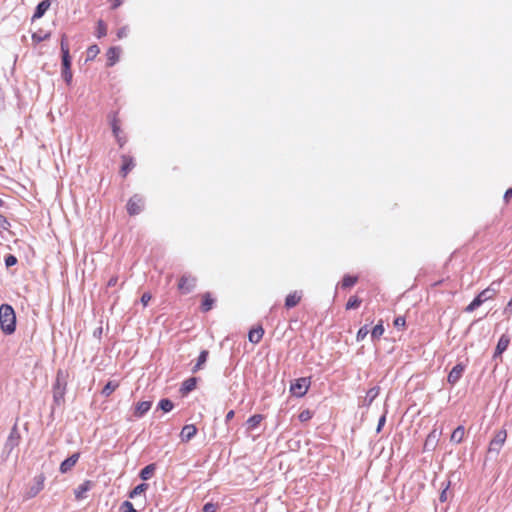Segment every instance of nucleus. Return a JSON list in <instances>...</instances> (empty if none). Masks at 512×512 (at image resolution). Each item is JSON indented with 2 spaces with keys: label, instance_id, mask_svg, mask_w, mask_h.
<instances>
[{
  "label": "nucleus",
  "instance_id": "45",
  "mask_svg": "<svg viewBox=\"0 0 512 512\" xmlns=\"http://www.w3.org/2000/svg\"><path fill=\"white\" fill-rule=\"evenodd\" d=\"M132 166H133L132 161L131 160L128 161L125 159L123 166H122V171L126 174L131 169Z\"/></svg>",
  "mask_w": 512,
  "mask_h": 512
},
{
  "label": "nucleus",
  "instance_id": "14",
  "mask_svg": "<svg viewBox=\"0 0 512 512\" xmlns=\"http://www.w3.org/2000/svg\"><path fill=\"white\" fill-rule=\"evenodd\" d=\"M121 55V49L119 47H111L108 49L106 56H107V65L113 66L115 65L118 60L120 59Z\"/></svg>",
  "mask_w": 512,
  "mask_h": 512
},
{
  "label": "nucleus",
  "instance_id": "44",
  "mask_svg": "<svg viewBox=\"0 0 512 512\" xmlns=\"http://www.w3.org/2000/svg\"><path fill=\"white\" fill-rule=\"evenodd\" d=\"M16 263H17V258L13 255H8L5 258L6 267H12V266L16 265Z\"/></svg>",
  "mask_w": 512,
  "mask_h": 512
},
{
  "label": "nucleus",
  "instance_id": "28",
  "mask_svg": "<svg viewBox=\"0 0 512 512\" xmlns=\"http://www.w3.org/2000/svg\"><path fill=\"white\" fill-rule=\"evenodd\" d=\"M118 387V383L116 382H108L102 390V394L105 396H109L111 393L115 391Z\"/></svg>",
  "mask_w": 512,
  "mask_h": 512
},
{
  "label": "nucleus",
  "instance_id": "26",
  "mask_svg": "<svg viewBox=\"0 0 512 512\" xmlns=\"http://www.w3.org/2000/svg\"><path fill=\"white\" fill-rule=\"evenodd\" d=\"M384 333V327L383 325L377 324L371 331V338L373 340L379 339Z\"/></svg>",
  "mask_w": 512,
  "mask_h": 512
},
{
  "label": "nucleus",
  "instance_id": "33",
  "mask_svg": "<svg viewBox=\"0 0 512 512\" xmlns=\"http://www.w3.org/2000/svg\"><path fill=\"white\" fill-rule=\"evenodd\" d=\"M212 306H213V299L208 294L204 295L202 309L204 311H208L212 308Z\"/></svg>",
  "mask_w": 512,
  "mask_h": 512
},
{
  "label": "nucleus",
  "instance_id": "56",
  "mask_svg": "<svg viewBox=\"0 0 512 512\" xmlns=\"http://www.w3.org/2000/svg\"><path fill=\"white\" fill-rule=\"evenodd\" d=\"M509 310L512 311V298L510 299V301L508 302L507 304V307L505 309V312H508Z\"/></svg>",
  "mask_w": 512,
  "mask_h": 512
},
{
  "label": "nucleus",
  "instance_id": "49",
  "mask_svg": "<svg viewBox=\"0 0 512 512\" xmlns=\"http://www.w3.org/2000/svg\"><path fill=\"white\" fill-rule=\"evenodd\" d=\"M151 300V295L149 293H144L141 297V302L144 306H146Z\"/></svg>",
  "mask_w": 512,
  "mask_h": 512
},
{
  "label": "nucleus",
  "instance_id": "30",
  "mask_svg": "<svg viewBox=\"0 0 512 512\" xmlns=\"http://www.w3.org/2000/svg\"><path fill=\"white\" fill-rule=\"evenodd\" d=\"M100 52L97 45H92L87 49V60H93Z\"/></svg>",
  "mask_w": 512,
  "mask_h": 512
},
{
  "label": "nucleus",
  "instance_id": "41",
  "mask_svg": "<svg viewBox=\"0 0 512 512\" xmlns=\"http://www.w3.org/2000/svg\"><path fill=\"white\" fill-rule=\"evenodd\" d=\"M106 33H107L106 25L102 21H99L98 25H97V37L101 38V37L105 36Z\"/></svg>",
  "mask_w": 512,
  "mask_h": 512
},
{
  "label": "nucleus",
  "instance_id": "19",
  "mask_svg": "<svg viewBox=\"0 0 512 512\" xmlns=\"http://www.w3.org/2000/svg\"><path fill=\"white\" fill-rule=\"evenodd\" d=\"M263 329L261 327L253 328L248 334L249 341L252 343H258L263 337Z\"/></svg>",
  "mask_w": 512,
  "mask_h": 512
},
{
  "label": "nucleus",
  "instance_id": "13",
  "mask_svg": "<svg viewBox=\"0 0 512 512\" xmlns=\"http://www.w3.org/2000/svg\"><path fill=\"white\" fill-rule=\"evenodd\" d=\"M78 459H79L78 453H75V454L71 455L70 457H68L67 459H65L60 465L61 473L69 472L76 465Z\"/></svg>",
  "mask_w": 512,
  "mask_h": 512
},
{
  "label": "nucleus",
  "instance_id": "11",
  "mask_svg": "<svg viewBox=\"0 0 512 512\" xmlns=\"http://www.w3.org/2000/svg\"><path fill=\"white\" fill-rule=\"evenodd\" d=\"M151 406V401H140L136 403L134 407V416L137 418H141L150 410Z\"/></svg>",
  "mask_w": 512,
  "mask_h": 512
},
{
  "label": "nucleus",
  "instance_id": "15",
  "mask_svg": "<svg viewBox=\"0 0 512 512\" xmlns=\"http://www.w3.org/2000/svg\"><path fill=\"white\" fill-rule=\"evenodd\" d=\"M510 338L507 335H502L497 343L495 350V357L501 355L509 346Z\"/></svg>",
  "mask_w": 512,
  "mask_h": 512
},
{
  "label": "nucleus",
  "instance_id": "4",
  "mask_svg": "<svg viewBox=\"0 0 512 512\" xmlns=\"http://www.w3.org/2000/svg\"><path fill=\"white\" fill-rule=\"evenodd\" d=\"M507 438V433L505 430L498 431L494 438L491 440L489 445V452H495L498 454L504 445Z\"/></svg>",
  "mask_w": 512,
  "mask_h": 512
},
{
  "label": "nucleus",
  "instance_id": "29",
  "mask_svg": "<svg viewBox=\"0 0 512 512\" xmlns=\"http://www.w3.org/2000/svg\"><path fill=\"white\" fill-rule=\"evenodd\" d=\"M174 405L169 399H162L159 402V408L164 412H170L173 409Z\"/></svg>",
  "mask_w": 512,
  "mask_h": 512
},
{
  "label": "nucleus",
  "instance_id": "52",
  "mask_svg": "<svg viewBox=\"0 0 512 512\" xmlns=\"http://www.w3.org/2000/svg\"><path fill=\"white\" fill-rule=\"evenodd\" d=\"M510 198H512V188L508 189L506 192H505V195H504V199L506 201H508Z\"/></svg>",
  "mask_w": 512,
  "mask_h": 512
},
{
  "label": "nucleus",
  "instance_id": "16",
  "mask_svg": "<svg viewBox=\"0 0 512 512\" xmlns=\"http://www.w3.org/2000/svg\"><path fill=\"white\" fill-rule=\"evenodd\" d=\"M90 488H91L90 481H85L81 485H79L74 491L76 499L81 500V499L85 498V494L90 490Z\"/></svg>",
  "mask_w": 512,
  "mask_h": 512
},
{
  "label": "nucleus",
  "instance_id": "35",
  "mask_svg": "<svg viewBox=\"0 0 512 512\" xmlns=\"http://www.w3.org/2000/svg\"><path fill=\"white\" fill-rule=\"evenodd\" d=\"M61 52H62V57H70L69 46H68L65 36H63L61 39Z\"/></svg>",
  "mask_w": 512,
  "mask_h": 512
},
{
  "label": "nucleus",
  "instance_id": "43",
  "mask_svg": "<svg viewBox=\"0 0 512 512\" xmlns=\"http://www.w3.org/2000/svg\"><path fill=\"white\" fill-rule=\"evenodd\" d=\"M121 511L122 512H136L135 508L133 507L132 503L129 501H125L121 505Z\"/></svg>",
  "mask_w": 512,
  "mask_h": 512
},
{
  "label": "nucleus",
  "instance_id": "5",
  "mask_svg": "<svg viewBox=\"0 0 512 512\" xmlns=\"http://www.w3.org/2000/svg\"><path fill=\"white\" fill-rule=\"evenodd\" d=\"M143 206V199L139 195H134L127 203V212L132 216L137 215L142 211Z\"/></svg>",
  "mask_w": 512,
  "mask_h": 512
},
{
  "label": "nucleus",
  "instance_id": "38",
  "mask_svg": "<svg viewBox=\"0 0 512 512\" xmlns=\"http://www.w3.org/2000/svg\"><path fill=\"white\" fill-rule=\"evenodd\" d=\"M494 296V291L490 290V289H485L483 290L479 295L478 297L483 301V303L485 301H487L488 299H491L492 297Z\"/></svg>",
  "mask_w": 512,
  "mask_h": 512
},
{
  "label": "nucleus",
  "instance_id": "31",
  "mask_svg": "<svg viewBox=\"0 0 512 512\" xmlns=\"http://www.w3.org/2000/svg\"><path fill=\"white\" fill-rule=\"evenodd\" d=\"M357 282V277L347 275L342 280V287L349 288Z\"/></svg>",
  "mask_w": 512,
  "mask_h": 512
},
{
  "label": "nucleus",
  "instance_id": "40",
  "mask_svg": "<svg viewBox=\"0 0 512 512\" xmlns=\"http://www.w3.org/2000/svg\"><path fill=\"white\" fill-rule=\"evenodd\" d=\"M360 302H361V301H360V299H358L357 297H351V298L348 300L347 304H346V308H347V309H354V308H357V307H359Z\"/></svg>",
  "mask_w": 512,
  "mask_h": 512
},
{
  "label": "nucleus",
  "instance_id": "2",
  "mask_svg": "<svg viewBox=\"0 0 512 512\" xmlns=\"http://www.w3.org/2000/svg\"><path fill=\"white\" fill-rule=\"evenodd\" d=\"M310 387V379L303 377L297 379L290 386V392L296 397H303Z\"/></svg>",
  "mask_w": 512,
  "mask_h": 512
},
{
  "label": "nucleus",
  "instance_id": "17",
  "mask_svg": "<svg viewBox=\"0 0 512 512\" xmlns=\"http://www.w3.org/2000/svg\"><path fill=\"white\" fill-rule=\"evenodd\" d=\"M49 7H50L49 0H44V1L40 2L38 4V6L36 7V10H35V13H34L32 19L34 20V19L41 18L46 13V11L49 9Z\"/></svg>",
  "mask_w": 512,
  "mask_h": 512
},
{
  "label": "nucleus",
  "instance_id": "34",
  "mask_svg": "<svg viewBox=\"0 0 512 512\" xmlns=\"http://www.w3.org/2000/svg\"><path fill=\"white\" fill-rule=\"evenodd\" d=\"M313 417V412L309 409H305L300 412L298 418L301 422H307Z\"/></svg>",
  "mask_w": 512,
  "mask_h": 512
},
{
  "label": "nucleus",
  "instance_id": "7",
  "mask_svg": "<svg viewBox=\"0 0 512 512\" xmlns=\"http://www.w3.org/2000/svg\"><path fill=\"white\" fill-rule=\"evenodd\" d=\"M195 284H196L195 278L184 275L180 278L178 288L182 293L187 294L194 289Z\"/></svg>",
  "mask_w": 512,
  "mask_h": 512
},
{
  "label": "nucleus",
  "instance_id": "23",
  "mask_svg": "<svg viewBox=\"0 0 512 512\" xmlns=\"http://www.w3.org/2000/svg\"><path fill=\"white\" fill-rule=\"evenodd\" d=\"M464 435H465V429H464V427L459 426V427H457V428L453 431V433H452V435H451V441H452V442H455V443H460V442L463 440Z\"/></svg>",
  "mask_w": 512,
  "mask_h": 512
},
{
  "label": "nucleus",
  "instance_id": "6",
  "mask_svg": "<svg viewBox=\"0 0 512 512\" xmlns=\"http://www.w3.org/2000/svg\"><path fill=\"white\" fill-rule=\"evenodd\" d=\"M110 125L112 128V132L117 140V142L122 146L125 143V139L121 136V128L120 122L115 114L109 116Z\"/></svg>",
  "mask_w": 512,
  "mask_h": 512
},
{
  "label": "nucleus",
  "instance_id": "58",
  "mask_svg": "<svg viewBox=\"0 0 512 512\" xmlns=\"http://www.w3.org/2000/svg\"><path fill=\"white\" fill-rule=\"evenodd\" d=\"M2 204V200L0 199V205Z\"/></svg>",
  "mask_w": 512,
  "mask_h": 512
},
{
  "label": "nucleus",
  "instance_id": "12",
  "mask_svg": "<svg viewBox=\"0 0 512 512\" xmlns=\"http://www.w3.org/2000/svg\"><path fill=\"white\" fill-rule=\"evenodd\" d=\"M196 433L197 428L193 424H188L182 428L180 438L183 442H188L196 435Z\"/></svg>",
  "mask_w": 512,
  "mask_h": 512
},
{
  "label": "nucleus",
  "instance_id": "46",
  "mask_svg": "<svg viewBox=\"0 0 512 512\" xmlns=\"http://www.w3.org/2000/svg\"><path fill=\"white\" fill-rule=\"evenodd\" d=\"M8 226L9 223L7 222V220L2 215H0V232L2 230H7Z\"/></svg>",
  "mask_w": 512,
  "mask_h": 512
},
{
  "label": "nucleus",
  "instance_id": "3",
  "mask_svg": "<svg viewBox=\"0 0 512 512\" xmlns=\"http://www.w3.org/2000/svg\"><path fill=\"white\" fill-rule=\"evenodd\" d=\"M45 477L42 474L35 476L27 489V497L33 498L44 488Z\"/></svg>",
  "mask_w": 512,
  "mask_h": 512
},
{
  "label": "nucleus",
  "instance_id": "37",
  "mask_svg": "<svg viewBox=\"0 0 512 512\" xmlns=\"http://www.w3.org/2000/svg\"><path fill=\"white\" fill-rule=\"evenodd\" d=\"M483 303V301L477 296L467 307H466V311L467 312H472L474 311L477 307H479L481 304Z\"/></svg>",
  "mask_w": 512,
  "mask_h": 512
},
{
  "label": "nucleus",
  "instance_id": "20",
  "mask_svg": "<svg viewBox=\"0 0 512 512\" xmlns=\"http://www.w3.org/2000/svg\"><path fill=\"white\" fill-rule=\"evenodd\" d=\"M378 394L379 389L377 387L368 390L362 402L363 406H370L374 399L378 396Z\"/></svg>",
  "mask_w": 512,
  "mask_h": 512
},
{
  "label": "nucleus",
  "instance_id": "21",
  "mask_svg": "<svg viewBox=\"0 0 512 512\" xmlns=\"http://www.w3.org/2000/svg\"><path fill=\"white\" fill-rule=\"evenodd\" d=\"M18 445V438L11 435L8 439H7V442L5 444V447H4V451L7 453V457H9L13 450L15 449V447Z\"/></svg>",
  "mask_w": 512,
  "mask_h": 512
},
{
  "label": "nucleus",
  "instance_id": "51",
  "mask_svg": "<svg viewBox=\"0 0 512 512\" xmlns=\"http://www.w3.org/2000/svg\"><path fill=\"white\" fill-rule=\"evenodd\" d=\"M394 324L396 326H403L405 324V320L402 317H398L395 319Z\"/></svg>",
  "mask_w": 512,
  "mask_h": 512
},
{
  "label": "nucleus",
  "instance_id": "22",
  "mask_svg": "<svg viewBox=\"0 0 512 512\" xmlns=\"http://www.w3.org/2000/svg\"><path fill=\"white\" fill-rule=\"evenodd\" d=\"M262 420L263 416L260 414L251 416L246 422L248 430H254L261 423Z\"/></svg>",
  "mask_w": 512,
  "mask_h": 512
},
{
  "label": "nucleus",
  "instance_id": "8",
  "mask_svg": "<svg viewBox=\"0 0 512 512\" xmlns=\"http://www.w3.org/2000/svg\"><path fill=\"white\" fill-rule=\"evenodd\" d=\"M62 78L64 81L70 85L72 82V71H71V58L70 57H62Z\"/></svg>",
  "mask_w": 512,
  "mask_h": 512
},
{
  "label": "nucleus",
  "instance_id": "53",
  "mask_svg": "<svg viewBox=\"0 0 512 512\" xmlns=\"http://www.w3.org/2000/svg\"><path fill=\"white\" fill-rule=\"evenodd\" d=\"M446 490H447V489H444V490L442 491V493L440 494V501H441V502H444V501H446V499H447V493H446Z\"/></svg>",
  "mask_w": 512,
  "mask_h": 512
},
{
  "label": "nucleus",
  "instance_id": "50",
  "mask_svg": "<svg viewBox=\"0 0 512 512\" xmlns=\"http://www.w3.org/2000/svg\"><path fill=\"white\" fill-rule=\"evenodd\" d=\"M127 34H128V30H127V28H125V27H124V28L119 29V30H118V32H117V36H118V38H119V39H121V38H123V37H126V36H127Z\"/></svg>",
  "mask_w": 512,
  "mask_h": 512
},
{
  "label": "nucleus",
  "instance_id": "48",
  "mask_svg": "<svg viewBox=\"0 0 512 512\" xmlns=\"http://www.w3.org/2000/svg\"><path fill=\"white\" fill-rule=\"evenodd\" d=\"M216 506L212 503H207L203 507V512H215Z\"/></svg>",
  "mask_w": 512,
  "mask_h": 512
},
{
  "label": "nucleus",
  "instance_id": "57",
  "mask_svg": "<svg viewBox=\"0 0 512 512\" xmlns=\"http://www.w3.org/2000/svg\"><path fill=\"white\" fill-rule=\"evenodd\" d=\"M115 283V280H110L109 285H113Z\"/></svg>",
  "mask_w": 512,
  "mask_h": 512
},
{
  "label": "nucleus",
  "instance_id": "9",
  "mask_svg": "<svg viewBox=\"0 0 512 512\" xmlns=\"http://www.w3.org/2000/svg\"><path fill=\"white\" fill-rule=\"evenodd\" d=\"M440 436H441V431H438L437 429H433L425 440V443H424L425 450H429V451L434 450L435 447L437 446Z\"/></svg>",
  "mask_w": 512,
  "mask_h": 512
},
{
  "label": "nucleus",
  "instance_id": "24",
  "mask_svg": "<svg viewBox=\"0 0 512 512\" xmlns=\"http://www.w3.org/2000/svg\"><path fill=\"white\" fill-rule=\"evenodd\" d=\"M196 387V378H189L182 384L181 391L186 394Z\"/></svg>",
  "mask_w": 512,
  "mask_h": 512
},
{
  "label": "nucleus",
  "instance_id": "25",
  "mask_svg": "<svg viewBox=\"0 0 512 512\" xmlns=\"http://www.w3.org/2000/svg\"><path fill=\"white\" fill-rule=\"evenodd\" d=\"M207 357H208V352L207 351H202L198 357V361L196 363V365L194 366L193 368V372H196L198 370H200L203 365L205 364L206 360H207Z\"/></svg>",
  "mask_w": 512,
  "mask_h": 512
},
{
  "label": "nucleus",
  "instance_id": "39",
  "mask_svg": "<svg viewBox=\"0 0 512 512\" xmlns=\"http://www.w3.org/2000/svg\"><path fill=\"white\" fill-rule=\"evenodd\" d=\"M63 397H64V389L61 388L59 386V384H57L56 388H55V392H54V399L56 402H60L63 400Z\"/></svg>",
  "mask_w": 512,
  "mask_h": 512
},
{
  "label": "nucleus",
  "instance_id": "42",
  "mask_svg": "<svg viewBox=\"0 0 512 512\" xmlns=\"http://www.w3.org/2000/svg\"><path fill=\"white\" fill-rule=\"evenodd\" d=\"M49 37L48 33L42 34V33H33L32 34V40L36 43H39Z\"/></svg>",
  "mask_w": 512,
  "mask_h": 512
},
{
  "label": "nucleus",
  "instance_id": "47",
  "mask_svg": "<svg viewBox=\"0 0 512 512\" xmlns=\"http://www.w3.org/2000/svg\"><path fill=\"white\" fill-rule=\"evenodd\" d=\"M385 422H386V415H385V413H384V414L380 417V419H379V421H378V425H377V429H376V431H377V432H380V431H381V429H382V427L384 426Z\"/></svg>",
  "mask_w": 512,
  "mask_h": 512
},
{
  "label": "nucleus",
  "instance_id": "55",
  "mask_svg": "<svg viewBox=\"0 0 512 512\" xmlns=\"http://www.w3.org/2000/svg\"><path fill=\"white\" fill-rule=\"evenodd\" d=\"M111 3H113V7H117L121 4L122 0H109Z\"/></svg>",
  "mask_w": 512,
  "mask_h": 512
},
{
  "label": "nucleus",
  "instance_id": "36",
  "mask_svg": "<svg viewBox=\"0 0 512 512\" xmlns=\"http://www.w3.org/2000/svg\"><path fill=\"white\" fill-rule=\"evenodd\" d=\"M368 333H369V330H368L367 326L361 327L356 334V340L358 342L363 341L365 339V337L368 335Z\"/></svg>",
  "mask_w": 512,
  "mask_h": 512
},
{
  "label": "nucleus",
  "instance_id": "27",
  "mask_svg": "<svg viewBox=\"0 0 512 512\" xmlns=\"http://www.w3.org/2000/svg\"><path fill=\"white\" fill-rule=\"evenodd\" d=\"M146 490H147V484H139L130 492L129 497L135 498L138 495L144 493Z\"/></svg>",
  "mask_w": 512,
  "mask_h": 512
},
{
  "label": "nucleus",
  "instance_id": "54",
  "mask_svg": "<svg viewBox=\"0 0 512 512\" xmlns=\"http://www.w3.org/2000/svg\"><path fill=\"white\" fill-rule=\"evenodd\" d=\"M234 417V411L233 410H230L227 414H226V421H230L232 418Z\"/></svg>",
  "mask_w": 512,
  "mask_h": 512
},
{
  "label": "nucleus",
  "instance_id": "32",
  "mask_svg": "<svg viewBox=\"0 0 512 512\" xmlns=\"http://www.w3.org/2000/svg\"><path fill=\"white\" fill-rule=\"evenodd\" d=\"M153 471H154V466L148 465L142 469L140 476L143 480H148L151 477Z\"/></svg>",
  "mask_w": 512,
  "mask_h": 512
},
{
  "label": "nucleus",
  "instance_id": "18",
  "mask_svg": "<svg viewBox=\"0 0 512 512\" xmlns=\"http://www.w3.org/2000/svg\"><path fill=\"white\" fill-rule=\"evenodd\" d=\"M300 300H301V293L295 291L293 293H290L286 297L285 305L288 308H292V307L296 306L299 303Z\"/></svg>",
  "mask_w": 512,
  "mask_h": 512
},
{
  "label": "nucleus",
  "instance_id": "1",
  "mask_svg": "<svg viewBox=\"0 0 512 512\" xmlns=\"http://www.w3.org/2000/svg\"><path fill=\"white\" fill-rule=\"evenodd\" d=\"M16 316L10 305L3 304L0 307V326L4 333L12 334L15 331Z\"/></svg>",
  "mask_w": 512,
  "mask_h": 512
},
{
  "label": "nucleus",
  "instance_id": "10",
  "mask_svg": "<svg viewBox=\"0 0 512 512\" xmlns=\"http://www.w3.org/2000/svg\"><path fill=\"white\" fill-rule=\"evenodd\" d=\"M464 370L465 366L463 364H457L454 366L448 375V382L452 385L456 384L462 377Z\"/></svg>",
  "mask_w": 512,
  "mask_h": 512
}]
</instances>
